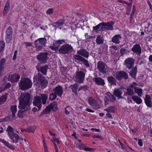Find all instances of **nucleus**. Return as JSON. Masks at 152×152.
<instances>
[{"label": "nucleus", "instance_id": "obj_21", "mask_svg": "<svg viewBox=\"0 0 152 152\" xmlns=\"http://www.w3.org/2000/svg\"><path fill=\"white\" fill-rule=\"evenodd\" d=\"M94 81L96 84L98 85L103 86L105 84L104 80L101 78L99 77H95L93 79Z\"/></svg>", "mask_w": 152, "mask_h": 152}, {"label": "nucleus", "instance_id": "obj_43", "mask_svg": "<svg viewBox=\"0 0 152 152\" xmlns=\"http://www.w3.org/2000/svg\"><path fill=\"white\" fill-rule=\"evenodd\" d=\"M3 144H4V145L6 146L9 148L10 149H11L14 150L15 149V147H14V146L11 145L9 143V142H8L7 141H4Z\"/></svg>", "mask_w": 152, "mask_h": 152}, {"label": "nucleus", "instance_id": "obj_19", "mask_svg": "<svg viewBox=\"0 0 152 152\" xmlns=\"http://www.w3.org/2000/svg\"><path fill=\"white\" fill-rule=\"evenodd\" d=\"M9 136L14 143H17L19 139V136L16 133H13V134H10Z\"/></svg>", "mask_w": 152, "mask_h": 152}, {"label": "nucleus", "instance_id": "obj_49", "mask_svg": "<svg viewBox=\"0 0 152 152\" xmlns=\"http://www.w3.org/2000/svg\"><path fill=\"white\" fill-rule=\"evenodd\" d=\"M5 43L2 41H0V52H1L4 48Z\"/></svg>", "mask_w": 152, "mask_h": 152}, {"label": "nucleus", "instance_id": "obj_62", "mask_svg": "<svg viewBox=\"0 0 152 152\" xmlns=\"http://www.w3.org/2000/svg\"><path fill=\"white\" fill-rule=\"evenodd\" d=\"M17 50H15L14 52V55H13V57L12 58V59L13 60H15L16 59V56H17Z\"/></svg>", "mask_w": 152, "mask_h": 152}, {"label": "nucleus", "instance_id": "obj_54", "mask_svg": "<svg viewBox=\"0 0 152 152\" xmlns=\"http://www.w3.org/2000/svg\"><path fill=\"white\" fill-rule=\"evenodd\" d=\"M4 67L0 66V77L2 76L4 71Z\"/></svg>", "mask_w": 152, "mask_h": 152}, {"label": "nucleus", "instance_id": "obj_4", "mask_svg": "<svg viewBox=\"0 0 152 152\" xmlns=\"http://www.w3.org/2000/svg\"><path fill=\"white\" fill-rule=\"evenodd\" d=\"M32 83L31 80L26 78L21 79L19 83V86L23 90H26L30 88L32 86Z\"/></svg>", "mask_w": 152, "mask_h": 152}, {"label": "nucleus", "instance_id": "obj_23", "mask_svg": "<svg viewBox=\"0 0 152 152\" xmlns=\"http://www.w3.org/2000/svg\"><path fill=\"white\" fill-rule=\"evenodd\" d=\"M121 37L120 35H116L112 38V41L113 42L116 44L119 43L120 42V40L121 39Z\"/></svg>", "mask_w": 152, "mask_h": 152}, {"label": "nucleus", "instance_id": "obj_48", "mask_svg": "<svg viewBox=\"0 0 152 152\" xmlns=\"http://www.w3.org/2000/svg\"><path fill=\"white\" fill-rule=\"evenodd\" d=\"M74 58L77 59V60L81 62L82 59L83 58V57L80 56V55H74L73 56Z\"/></svg>", "mask_w": 152, "mask_h": 152}, {"label": "nucleus", "instance_id": "obj_55", "mask_svg": "<svg viewBox=\"0 0 152 152\" xmlns=\"http://www.w3.org/2000/svg\"><path fill=\"white\" fill-rule=\"evenodd\" d=\"M65 40L64 39L58 40L55 43L56 45H59V44H62L63 42H65Z\"/></svg>", "mask_w": 152, "mask_h": 152}, {"label": "nucleus", "instance_id": "obj_20", "mask_svg": "<svg viewBox=\"0 0 152 152\" xmlns=\"http://www.w3.org/2000/svg\"><path fill=\"white\" fill-rule=\"evenodd\" d=\"M144 101L145 104L147 107H151V99L149 95H146L145 96L144 99Z\"/></svg>", "mask_w": 152, "mask_h": 152}, {"label": "nucleus", "instance_id": "obj_14", "mask_svg": "<svg viewBox=\"0 0 152 152\" xmlns=\"http://www.w3.org/2000/svg\"><path fill=\"white\" fill-rule=\"evenodd\" d=\"M20 76L18 74H14L10 75L8 77V80L11 82H17L19 79Z\"/></svg>", "mask_w": 152, "mask_h": 152}, {"label": "nucleus", "instance_id": "obj_57", "mask_svg": "<svg viewBox=\"0 0 152 152\" xmlns=\"http://www.w3.org/2000/svg\"><path fill=\"white\" fill-rule=\"evenodd\" d=\"M72 47L68 44H67V53H68V51H72Z\"/></svg>", "mask_w": 152, "mask_h": 152}, {"label": "nucleus", "instance_id": "obj_1", "mask_svg": "<svg viewBox=\"0 0 152 152\" xmlns=\"http://www.w3.org/2000/svg\"><path fill=\"white\" fill-rule=\"evenodd\" d=\"M30 95L28 93H22L19 98V108L28 109L30 105Z\"/></svg>", "mask_w": 152, "mask_h": 152}, {"label": "nucleus", "instance_id": "obj_36", "mask_svg": "<svg viewBox=\"0 0 152 152\" xmlns=\"http://www.w3.org/2000/svg\"><path fill=\"white\" fill-rule=\"evenodd\" d=\"M52 142L54 145V148L55 149L56 152H58L57 146L56 144V142L57 143V144H59L60 143L59 141L57 138H55L53 139Z\"/></svg>", "mask_w": 152, "mask_h": 152}, {"label": "nucleus", "instance_id": "obj_11", "mask_svg": "<svg viewBox=\"0 0 152 152\" xmlns=\"http://www.w3.org/2000/svg\"><path fill=\"white\" fill-rule=\"evenodd\" d=\"M88 100L89 104L92 106L94 109H98L100 108L99 104L93 97H89Z\"/></svg>", "mask_w": 152, "mask_h": 152}, {"label": "nucleus", "instance_id": "obj_51", "mask_svg": "<svg viewBox=\"0 0 152 152\" xmlns=\"http://www.w3.org/2000/svg\"><path fill=\"white\" fill-rule=\"evenodd\" d=\"M6 60L5 58H3L0 60V66L4 67V64L6 62Z\"/></svg>", "mask_w": 152, "mask_h": 152}, {"label": "nucleus", "instance_id": "obj_17", "mask_svg": "<svg viewBox=\"0 0 152 152\" xmlns=\"http://www.w3.org/2000/svg\"><path fill=\"white\" fill-rule=\"evenodd\" d=\"M53 91L55 94L59 96H61L63 92L62 88L60 86H56L53 90Z\"/></svg>", "mask_w": 152, "mask_h": 152}, {"label": "nucleus", "instance_id": "obj_29", "mask_svg": "<svg viewBox=\"0 0 152 152\" xmlns=\"http://www.w3.org/2000/svg\"><path fill=\"white\" fill-rule=\"evenodd\" d=\"M8 94L6 93L4 95H2L0 98V105L4 103L7 99Z\"/></svg>", "mask_w": 152, "mask_h": 152}, {"label": "nucleus", "instance_id": "obj_9", "mask_svg": "<svg viewBox=\"0 0 152 152\" xmlns=\"http://www.w3.org/2000/svg\"><path fill=\"white\" fill-rule=\"evenodd\" d=\"M48 52L40 53L37 56V58L41 63H45L48 59Z\"/></svg>", "mask_w": 152, "mask_h": 152}, {"label": "nucleus", "instance_id": "obj_15", "mask_svg": "<svg viewBox=\"0 0 152 152\" xmlns=\"http://www.w3.org/2000/svg\"><path fill=\"white\" fill-rule=\"evenodd\" d=\"M131 50L134 53L139 56L141 53V47L139 44L134 45L132 48Z\"/></svg>", "mask_w": 152, "mask_h": 152}, {"label": "nucleus", "instance_id": "obj_37", "mask_svg": "<svg viewBox=\"0 0 152 152\" xmlns=\"http://www.w3.org/2000/svg\"><path fill=\"white\" fill-rule=\"evenodd\" d=\"M116 109L115 106H110L104 110L107 112L114 113Z\"/></svg>", "mask_w": 152, "mask_h": 152}, {"label": "nucleus", "instance_id": "obj_59", "mask_svg": "<svg viewBox=\"0 0 152 152\" xmlns=\"http://www.w3.org/2000/svg\"><path fill=\"white\" fill-rule=\"evenodd\" d=\"M53 12V8L49 9L47 11L46 13L47 14H52Z\"/></svg>", "mask_w": 152, "mask_h": 152}, {"label": "nucleus", "instance_id": "obj_10", "mask_svg": "<svg viewBox=\"0 0 152 152\" xmlns=\"http://www.w3.org/2000/svg\"><path fill=\"white\" fill-rule=\"evenodd\" d=\"M106 65L102 61H99L97 63V67L99 72L102 74L106 73Z\"/></svg>", "mask_w": 152, "mask_h": 152}, {"label": "nucleus", "instance_id": "obj_41", "mask_svg": "<svg viewBox=\"0 0 152 152\" xmlns=\"http://www.w3.org/2000/svg\"><path fill=\"white\" fill-rule=\"evenodd\" d=\"M64 22L65 20L64 19H60L56 22L54 24L58 27L60 26L64 23Z\"/></svg>", "mask_w": 152, "mask_h": 152}, {"label": "nucleus", "instance_id": "obj_5", "mask_svg": "<svg viewBox=\"0 0 152 152\" xmlns=\"http://www.w3.org/2000/svg\"><path fill=\"white\" fill-rule=\"evenodd\" d=\"M46 39L45 38L38 39L35 41L36 48L38 50H41L45 45Z\"/></svg>", "mask_w": 152, "mask_h": 152}, {"label": "nucleus", "instance_id": "obj_27", "mask_svg": "<svg viewBox=\"0 0 152 152\" xmlns=\"http://www.w3.org/2000/svg\"><path fill=\"white\" fill-rule=\"evenodd\" d=\"M132 99L135 102L138 104H141L142 102L141 99L136 96L134 95L132 96Z\"/></svg>", "mask_w": 152, "mask_h": 152}, {"label": "nucleus", "instance_id": "obj_2", "mask_svg": "<svg viewBox=\"0 0 152 152\" xmlns=\"http://www.w3.org/2000/svg\"><path fill=\"white\" fill-rule=\"evenodd\" d=\"M48 98V96L45 94H40L39 96H36L34 97L33 104L36 106L38 110H40L42 107V103L45 104Z\"/></svg>", "mask_w": 152, "mask_h": 152}, {"label": "nucleus", "instance_id": "obj_30", "mask_svg": "<svg viewBox=\"0 0 152 152\" xmlns=\"http://www.w3.org/2000/svg\"><path fill=\"white\" fill-rule=\"evenodd\" d=\"M96 41V42L98 45H100L103 44L104 39L100 35H99L97 36Z\"/></svg>", "mask_w": 152, "mask_h": 152}, {"label": "nucleus", "instance_id": "obj_47", "mask_svg": "<svg viewBox=\"0 0 152 152\" xmlns=\"http://www.w3.org/2000/svg\"><path fill=\"white\" fill-rule=\"evenodd\" d=\"M57 97V95L55 93H52L50 94L49 96V99L51 100H54Z\"/></svg>", "mask_w": 152, "mask_h": 152}, {"label": "nucleus", "instance_id": "obj_12", "mask_svg": "<svg viewBox=\"0 0 152 152\" xmlns=\"http://www.w3.org/2000/svg\"><path fill=\"white\" fill-rule=\"evenodd\" d=\"M134 59L132 58H126L124 61V64L129 69H131L133 66Z\"/></svg>", "mask_w": 152, "mask_h": 152}, {"label": "nucleus", "instance_id": "obj_34", "mask_svg": "<svg viewBox=\"0 0 152 152\" xmlns=\"http://www.w3.org/2000/svg\"><path fill=\"white\" fill-rule=\"evenodd\" d=\"M11 111L12 112V115L13 118L15 116V114L17 112V106L16 105L11 106L10 107Z\"/></svg>", "mask_w": 152, "mask_h": 152}, {"label": "nucleus", "instance_id": "obj_53", "mask_svg": "<svg viewBox=\"0 0 152 152\" xmlns=\"http://www.w3.org/2000/svg\"><path fill=\"white\" fill-rule=\"evenodd\" d=\"M59 46V45H57L55 43L53 44V46L50 47V48L52 50H54L57 49Z\"/></svg>", "mask_w": 152, "mask_h": 152}, {"label": "nucleus", "instance_id": "obj_31", "mask_svg": "<svg viewBox=\"0 0 152 152\" xmlns=\"http://www.w3.org/2000/svg\"><path fill=\"white\" fill-rule=\"evenodd\" d=\"M137 72V68L136 66L132 69L129 73V75L132 77L135 78Z\"/></svg>", "mask_w": 152, "mask_h": 152}, {"label": "nucleus", "instance_id": "obj_60", "mask_svg": "<svg viewBox=\"0 0 152 152\" xmlns=\"http://www.w3.org/2000/svg\"><path fill=\"white\" fill-rule=\"evenodd\" d=\"M11 86V84L10 83H8L6 84L4 88V90L5 89H6L7 88H9Z\"/></svg>", "mask_w": 152, "mask_h": 152}, {"label": "nucleus", "instance_id": "obj_50", "mask_svg": "<svg viewBox=\"0 0 152 152\" xmlns=\"http://www.w3.org/2000/svg\"><path fill=\"white\" fill-rule=\"evenodd\" d=\"M77 146L80 149L83 150H84L85 147V145L81 143H79L78 145H77Z\"/></svg>", "mask_w": 152, "mask_h": 152}, {"label": "nucleus", "instance_id": "obj_13", "mask_svg": "<svg viewBox=\"0 0 152 152\" xmlns=\"http://www.w3.org/2000/svg\"><path fill=\"white\" fill-rule=\"evenodd\" d=\"M115 77L118 80H120L123 78L127 79L128 78V75L125 72L121 71L116 73Z\"/></svg>", "mask_w": 152, "mask_h": 152}, {"label": "nucleus", "instance_id": "obj_24", "mask_svg": "<svg viewBox=\"0 0 152 152\" xmlns=\"http://www.w3.org/2000/svg\"><path fill=\"white\" fill-rule=\"evenodd\" d=\"M114 24L113 22L111 21L107 23H105L103 26L105 27V28L107 30H111L113 29V26Z\"/></svg>", "mask_w": 152, "mask_h": 152}, {"label": "nucleus", "instance_id": "obj_25", "mask_svg": "<svg viewBox=\"0 0 152 152\" xmlns=\"http://www.w3.org/2000/svg\"><path fill=\"white\" fill-rule=\"evenodd\" d=\"M107 80L111 85L116 84V80L112 76L108 77Z\"/></svg>", "mask_w": 152, "mask_h": 152}, {"label": "nucleus", "instance_id": "obj_33", "mask_svg": "<svg viewBox=\"0 0 152 152\" xmlns=\"http://www.w3.org/2000/svg\"><path fill=\"white\" fill-rule=\"evenodd\" d=\"M36 129V127L35 126H29L26 128L27 132L28 133H34Z\"/></svg>", "mask_w": 152, "mask_h": 152}, {"label": "nucleus", "instance_id": "obj_8", "mask_svg": "<svg viewBox=\"0 0 152 152\" xmlns=\"http://www.w3.org/2000/svg\"><path fill=\"white\" fill-rule=\"evenodd\" d=\"M12 29L11 26H9L6 30L5 40L7 44H9L12 40Z\"/></svg>", "mask_w": 152, "mask_h": 152}, {"label": "nucleus", "instance_id": "obj_6", "mask_svg": "<svg viewBox=\"0 0 152 152\" xmlns=\"http://www.w3.org/2000/svg\"><path fill=\"white\" fill-rule=\"evenodd\" d=\"M85 75V73L82 71L78 70L75 72V80L79 83H83L84 80Z\"/></svg>", "mask_w": 152, "mask_h": 152}, {"label": "nucleus", "instance_id": "obj_46", "mask_svg": "<svg viewBox=\"0 0 152 152\" xmlns=\"http://www.w3.org/2000/svg\"><path fill=\"white\" fill-rule=\"evenodd\" d=\"M81 62H82L86 67H88L89 66L90 64L88 62V61L84 58L82 59Z\"/></svg>", "mask_w": 152, "mask_h": 152}, {"label": "nucleus", "instance_id": "obj_7", "mask_svg": "<svg viewBox=\"0 0 152 152\" xmlns=\"http://www.w3.org/2000/svg\"><path fill=\"white\" fill-rule=\"evenodd\" d=\"M57 104V102L56 101L50 103V105L43 110L42 113L44 114H48L49 113L51 110L53 111H56L58 109Z\"/></svg>", "mask_w": 152, "mask_h": 152}, {"label": "nucleus", "instance_id": "obj_39", "mask_svg": "<svg viewBox=\"0 0 152 152\" xmlns=\"http://www.w3.org/2000/svg\"><path fill=\"white\" fill-rule=\"evenodd\" d=\"M122 92L121 91L118 89H116L114 92V94L118 98H120Z\"/></svg>", "mask_w": 152, "mask_h": 152}, {"label": "nucleus", "instance_id": "obj_63", "mask_svg": "<svg viewBox=\"0 0 152 152\" xmlns=\"http://www.w3.org/2000/svg\"><path fill=\"white\" fill-rule=\"evenodd\" d=\"M93 137L94 138H98L100 139H102V137L99 135H94L93 136Z\"/></svg>", "mask_w": 152, "mask_h": 152}, {"label": "nucleus", "instance_id": "obj_38", "mask_svg": "<svg viewBox=\"0 0 152 152\" xmlns=\"http://www.w3.org/2000/svg\"><path fill=\"white\" fill-rule=\"evenodd\" d=\"M78 84L77 83H75L72 85L70 86V87L72 90V91L74 92L75 94H77V90L78 87Z\"/></svg>", "mask_w": 152, "mask_h": 152}, {"label": "nucleus", "instance_id": "obj_45", "mask_svg": "<svg viewBox=\"0 0 152 152\" xmlns=\"http://www.w3.org/2000/svg\"><path fill=\"white\" fill-rule=\"evenodd\" d=\"M107 95L109 100H110V101L113 102L115 100V97L114 96L111 95L110 93H107Z\"/></svg>", "mask_w": 152, "mask_h": 152}, {"label": "nucleus", "instance_id": "obj_56", "mask_svg": "<svg viewBox=\"0 0 152 152\" xmlns=\"http://www.w3.org/2000/svg\"><path fill=\"white\" fill-rule=\"evenodd\" d=\"M120 53L121 55H123L127 53V50L124 48H121L120 50Z\"/></svg>", "mask_w": 152, "mask_h": 152}, {"label": "nucleus", "instance_id": "obj_16", "mask_svg": "<svg viewBox=\"0 0 152 152\" xmlns=\"http://www.w3.org/2000/svg\"><path fill=\"white\" fill-rule=\"evenodd\" d=\"M78 55L82 56L86 58H88L89 56V53L85 49H81L77 52Z\"/></svg>", "mask_w": 152, "mask_h": 152}, {"label": "nucleus", "instance_id": "obj_40", "mask_svg": "<svg viewBox=\"0 0 152 152\" xmlns=\"http://www.w3.org/2000/svg\"><path fill=\"white\" fill-rule=\"evenodd\" d=\"M134 91L135 92L138 94L139 96L141 97L142 96V89L137 88L134 90Z\"/></svg>", "mask_w": 152, "mask_h": 152}, {"label": "nucleus", "instance_id": "obj_61", "mask_svg": "<svg viewBox=\"0 0 152 152\" xmlns=\"http://www.w3.org/2000/svg\"><path fill=\"white\" fill-rule=\"evenodd\" d=\"M24 43L26 47L31 46L32 45V43L30 42H26Z\"/></svg>", "mask_w": 152, "mask_h": 152}, {"label": "nucleus", "instance_id": "obj_44", "mask_svg": "<svg viewBox=\"0 0 152 152\" xmlns=\"http://www.w3.org/2000/svg\"><path fill=\"white\" fill-rule=\"evenodd\" d=\"M3 144H4V145L6 146L9 148L10 149H11L14 150L15 149V147H14V146L11 145L9 143V142H8L7 141H4Z\"/></svg>", "mask_w": 152, "mask_h": 152}, {"label": "nucleus", "instance_id": "obj_26", "mask_svg": "<svg viewBox=\"0 0 152 152\" xmlns=\"http://www.w3.org/2000/svg\"><path fill=\"white\" fill-rule=\"evenodd\" d=\"M10 1H8L5 6L3 10V14L4 16L8 12L10 9Z\"/></svg>", "mask_w": 152, "mask_h": 152}, {"label": "nucleus", "instance_id": "obj_64", "mask_svg": "<svg viewBox=\"0 0 152 152\" xmlns=\"http://www.w3.org/2000/svg\"><path fill=\"white\" fill-rule=\"evenodd\" d=\"M138 143L140 146H142L143 145L142 141L141 139L138 140Z\"/></svg>", "mask_w": 152, "mask_h": 152}, {"label": "nucleus", "instance_id": "obj_52", "mask_svg": "<svg viewBox=\"0 0 152 152\" xmlns=\"http://www.w3.org/2000/svg\"><path fill=\"white\" fill-rule=\"evenodd\" d=\"M137 84L135 83H132L131 85L129 86V88H132V89H134V90L137 87L136 86Z\"/></svg>", "mask_w": 152, "mask_h": 152}, {"label": "nucleus", "instance_id": "obj_35", "mask_svg": "<svg viewBox=\"0 0 152 152\" xmlns=\"http://www.w3.org/2000/svg\"><path fill=\"white\" fill-rule=\"evenodd\" d=\"M60 53L65 54L66 53V44L62 45L59 50Z\"/></svg>", "mask_w": 152, "mask_h": 152}, {"label": "nucleus", "instance_id": "obj_32", "mask_svg": "<svg viewBox=\"0 0 152 152\" xmlns=\"http://www.w3.org/2000/svg\"><path fill=\"white\" fill-rule=\"evenodd\" d=\"M48 66L46 65H44L40 67V71L41 72L45 75H46Z\"/></svg>", "mask_w": 152, "mask_h": 152}, {"label": "nucleus", "instance_id": "obj_3", "mask_svg": "<svg viewBox=\"0 0 152 152\" xmlns=\"http://www.w3.org/2000/svg\"><path fill=\"white\" fill-rule=\"evenodd\" d=\"M34 80L37 83V85L39 87L43 89L46 87L48 84V80L40 73H38L34 77Z\"/></svg>", "mask_w": 152, "mask_h": 152}, {"label": "nucleus", "instance_id": "obj_18", "mask_svg": "<svg viewBox=\"0 0 152 152\" xmlns=\"http://www.w3.org/2000/svg\"><path fill=\"white\" fill-rule=\"evenodd\" d=\"M29 108V107H28L27 110H26L27 109L26 108L24 109L20 108L21 109V110L19 111L18 113V117L20 118H23L24 116H26V112L28 111Z\"/></svg>", "mask_w": 152, "mask_h": 152}, {"label": "nucleus", "instance_id": "obj_28", "mask_svg": "<svg viewBox=\"0 0 152 152\" xmlns=\"http://www.w3.org/2000/svg\"><path fill=\"white\" fill-rule=\"evenodd\" d=\"M105 24V23L102 22L95 26H93V28L94 31H97V30L101 28V29H102L104 28L103 26Z\"/></svg>", "mask_w": 152, "mask_h": 152}, {"label": "nucleus", "instance_id": "obj_22", "mask_svg": "<svg viewBox=\"0 0 152 152\" xmlns=\"http://www.w3.org/2000/svg\"><path fill=\"white\" fill-rule=\"evenodd\" d=\"M126 91H127L125 92V94L127 97L128 99H129L131 97L134 96V92L133 89L130 88H128Z\"/></svg>", "mask_w": 152, "mask_h": 152}, {"label": "nucleus", "instance_id": "obj_58", "mask_svg": "<svg viewBox=\"0 0 152 152\" xmlns=\"http://www.w3.org/2000/svg\"><path fill=\"white\" fill-rule=\"evenodd\" d=\"M109 100V98L108 97L105 96L104 98V101L105 102V105H106V104H108V101Z\"/></svg>", "mask_w": 152, "mask_h": 152}, {"label": "nucleus", "instance_id": "obj_42", "mask_svg": "<svg viewBox=\"0 0 152 152\" xmlns=\"http://www.w3.org/2000/svg\"><path fill=\"white\" fill-rule=\"evenodd\" d=\"M6 131L8 132L9 136L14 133L13 129L10 126H8Z\"/></svg>", "mask_w": 152, "mask_h": 152}]
</instances>
